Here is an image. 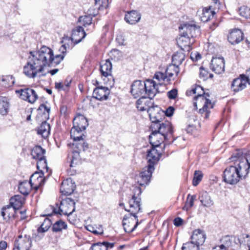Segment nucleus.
<instances>
[{
  "instance_id": "obj_28",
  "label": "nucleus",
  "mask_w": 250,
  "mask_h": 250,
  "mask_svg": "<svg viewBox=\"0 0 250 250\" xmlns=\"http://www.w3.org/2000/svg\"><path fill=\"white\" fill-rule=\"evenodd\" d=\"M112 64L111 62L106 60L103 61L100 65V72L103 77L105 78L111 76Z\"/></svg>"
},
{
  "instance_id": "obj_60",
  "label": "nucleus",
  "mask_w": 250,
  "mask_h": 250,
  "mask_svg": "<svg viewBox=\"0 0 250 250\" xmlns=\"http://www.w3.org/2000/svg\"><path fill=\"white\" fill-rule=\"evenodd\" d=\"M55 88L59 90H65L64 84L61 82L55 83Z\"/></svg>"
},
{
  "instance_id": "obj_8",
  "label": "nucleus",
  "mask_w": 250,
  "mask_h": 250,
  "mask_svg": "<svg viewBox=\"0 0 250 250\" xmlns=\"http://www.w3.org/2000/svg\"><path fill=\"white\" fill-rule=\"evenodd\" d=\"M238 172V169L233 166L227 167L223 173L224 181L230 185L237 184L241 179Z\"/></svg>"
},
{
  "instance_id": "obj_19",
  "label": "nucleus",
  "mask_w": 250,
  "mask_h": 250,
  "mask_svg": "<svg viewBox=\"0 0 250 250\" xmlns=\"http://www.w3.org/2000/svg\"><path fill=\"white\" fill-rule=\"evenodd\" d=\"M110 94V90L105 86H98L96 87L93 93V98L102 101L106 100Z\"/></svg>"
},
{
  "instance_id": "obj_10",
  "label": "nucleus",
  "mask_w": 250,
  "mask_h": 250,
  "mask_svg": "<svg viewBox=\"0 0 250 250\" xmlns=\"http://www.w3.org/2000/svg\"><path fill=\"white\" fill-rule=\"evenodd\" d=\"M16 92L17 93L20 94V98L21 99L27 101L30 104H34L38 99V95L36 91L30 87H25L16 90Z\"/></svg>"
},
{
  "instance_id": "obj_33",
  "label": "nucleus",
  "mask_w": 250,
  "mask_h": 250,
  "mask_svg": "<svg viewBox=\"0 0 250 250\" xmlns=\"http://www.w3.org/2000/svg\"><path fill=\"white\" fill-rule=\"evenodd\" d=\"M45 149H43L41 146H35L31 151V155L34 159L38 160L45 157Z\"/></svg>"
},
{
  "instance_id": "obj_51",
  "label": "nucleus",
  "mask_w": 250,
  "mask_h": 250,
  "mask_svg": "<svg viewBox=\"0 0 250 250\" xmlns=\"http://www.w3.org/2000/svg\"><path fill=\"white\" fill-rule=\"evenodd\" d=\"M79 21L83 26H86L91 24L92 18L90 16H82L80 17Z\"/></svg>"
},
{
  "instance_id": "obj_49",
  "label": "nucleus",
  "mask_w": 250,
  "mask_h": 250,
  "mask_svg": "<svg viewBox=\"0 0 250 250\" xmlns=\"http://www.w3.org/2000/svg\"><path fill=\"white\" fill-rule=\"evenodd\" d=\"M239 14L247 19L250 18V8L247 6H243L239 9Z\"/></svg>"
},
{
  "instance_id": "obj_38",
  "label": "nucleus",
  "mask_w": 250,
  "mask_h": 250,
  "mask_svg": "<svg viewBox=\"0 0 250 250\" xmlns=\"http://www.w3.org/2000/svg\"><path fill=\"white\" fill-rule=\"evenodd\" d=\"M202 205L206 207H210L213 205V202L208 192H203L199 198Z\"/></svg>"
},
{
  "instance_id": "obj_24",
  "label": "nucleus",
  "mask_w": 250,
  "mask_h": 250,
  "mask_svg": "<svg viewBox=\"0 0 250 250\" xmlns=\"http://www.w3.org/2000/svg\"><path fill=\"white\" fill-rule=\"evenodd\" d=\"M206 236L205 232L200 229H196L193 231L191 236V242L194 243L199 247L202 245L205 241Z\"/></svg>"
},
{
  "instance_id": "obj_6",
  "label": "nucleus",
  "mask_w": 250,
  "mask_h": 250,
  "mask_svg": "<svg viewBox=\"0 0 250 250\" xmlns=\"http://www.w3.org/2000/svg\"><path fill=\"white\" fill-rule=\"evenodd\" d=\"M231 159L232 161L235 162V165L233 166L238 169V173L240 175L241 179L245 178L249 173L250 168L246 163L247 161H244L238 152L233 154Z\"/></svg>"
},
{
  "instance_id": "obj_30",
  "label": "nucleus",
  "mask_w": 250,
  "mask_h": 250,
  "mask_svg": "<svg viewBox=\"0 0 250 250\" xmlns=\"http://www.w3.org/2000/svg\"><path fill=\"white\" fill-rule=\"evenodd\" d=\"M16 209L10 205L3 207L1 212V216L4 220H9L11 218H14Z\"/></svg>"
},
{
  "instance_id": "obj_22",
  "label": "nucleus",
  "mask_w": 250,
  "mask_h": 250,
  "mask_svg": "<svg viewBox=\"0 0 250 250\" xmlns=\"http://www.w3.org/2000/svg\"><path fill=\"white\" fill-rule=\"evenodd\" d=\"M248 80L246 78V75H241L240 78L234 79L231 84V89L235 92H238L244 89L246 86Z\"/></svg>"
},
{
  "instance_id": "obj_23",
  "label": "nucleus",
  "mask_w": 250,
  "mask_h": 250,
  "mask_svg": "<svg viewBox=\"0 0 250 250\" xmlns=\"http://www.w3.org/2000/svg\"><path fill=\"white\" fill-rule=\"evenodd\" d=\"M82 150L83 151V149H79L76 148L75 146H73V150L72 151V155L71 156L72 158L71 160V163L70 164V168L73 167H75L76 165L81 163V158L80 155V152ZM68 172L71 175H74L75 173V170L74 171H71V169H70Z\"/></svg>"
},
{
  "instance_id": "obj_4",
  "label": "nucleus",
  "mask_w": 250,
  "mask_h": 250,
  "mask_svg": "<svg viewBox=\"0 0 250 250\" xmlns=\"http://www.w3.org/2000/svg\"><path fill=\"white\" fill-rule=\"evenodd\" d=\"M159 147L152 146L147 150V159L148 165L143 168L140 172L138 179V183L140 186H146L150 182L153 172L155 169L154 166L158 162L161 155Z\"/></svg>"
},
{
  "instance_id": "obj_21",
  "label": "nucleus",
  "mask_w": 250,
  "mask_h": 250,
  "mask_svg": "<svg viewBox=\"0 0 250 250\" xmlns=\"http://www.w3.org/2000/svg\"><path fill=\"white\" fill-rule=\"evenodd\" d=\"M43 175L44 173L35 172L31 176L30 182L32 185V188L37 190L44 184L45 179Z\"/></svg>"
},
{
  "instance_id": "obj_56",
  "label": "nucleus",
  "mask_w": 250,
  "mask_h": 250,
  "mask_svg": "<svg viewBox=\"0 0 250 250\" xmlns=\"http://www.w3.org/2000/svg\"><path fill=\"white\" fill-rule=\"evenodd\" d=\"M200 78H202L203 80H205L208 78V72L205 69L203 68L202 67H200Z\"/></svg>"
},
{
  "instance_id": "obj_48",
  "label": "nucleus",
  "mask_w": 250,
  "mask_h": 250,
  "mask_svg": "<svg viewBox=\"0 0 250 250\" xmlns=\"http://www.w3.org/2000/svg\"><path fill=\"white\" fill-rule=\"evenodd\" d=\"M203 174L201 171L196 170L194 172L192 184L194 186H197L202 180Z\"/></svg>"
},
{
  "instance_id": "obj_26",
  "label": "nucleus",
  "mask_w": 250,
  "mask_h": 250,
  "mask_svg": "<svg viewBox=\"0 0 250 250\" xmlns=\"http://www.w3.org/2000/svg\"><path fill=\"white\" fill-rule=\"evenodd\" d=\"M228 39L231 44H237L243 39V33L240 29H234L229 33Z\"/></svg>"
},
{
  "instance_id": "obj_61",
  "label": "nucleus",
  "mask_w": 250,
  "mask_h": 250,
  "mask_svg": "<svg viewBox=\"0 0 250 250\" xmlns=\"http://www.w3.org/2000/svg\"><path fill=\"white\" fill-rule=\"evenodd\" d=\"M191 58L193 60L197 61L201 58V56L198 52H195L194 53H192L191 54Z\"/></svg>"
},
{
  "instance_id": "obj_11",
  "label": "nucleus",
  "mask_w": 250,
  "mask_h": 250,
  "mask_svg": "<svg viewBox=\"0 0 250 250\" xmlns=\"http://www.w3.org/2000/svg\"><path fill=\"white\" fill-rule=\"evenodd\" d=\"M179 30L182 34L188 36L191 39L199 36L200 34V27L195 24L185 23L179 27Z\"/></svg>"
},
{
  "instance_id": "obj_43",
  "label": "nucleus",
  "mask_w": 250,
  "mask_h": 250,
  "mask_svg": "<svg viewBox=\"0 0 250 250\" xmlns=\"http://www.w3.org/2000/svg\"><path fill=\"white\" fill-rule=\"evenodd\" d=\"M53 225L51 220L48 218H45L40 227L38 229L39 232H45L47 231Z\"/></svg>"
},
{
  "instance_id": "obj_31",
  "label": "nucleus",
  "mask_w": 250,
  "mask_h": 250,
  "mask_svg": "<svg viewBox=\"0 0 250 250\" xmlns=\"http://www.w3.org/2000/svg\"><path fill=\"white\" fill-rule=\"evenodd\" d=\"M24 203V198L19 195H15L10 199V205L15 209H18L21 207Z\"/></svg>"
},
{
  "instance_id": "obj_58",
  "label": "nucleus",
  "mask_w": 250,
  "mask_h": 250,
  "mask_svg": "<svg viewBox=\"0 0 250 250\" xmlns=\"http://www.w3.org/2000/svg\"><path fill=\"white\" fill-rule=\"evenodd\" d=\"M86 228L87 229V230L90 231V232H93V233L94 234H101V233H103V230L101 229V231H98L96 229H95V228L92 226H90V225H88L86 227Z\"/></svg>"
},
{
  "instance_id": "obj_36",
  "label": "nucleus",
  "mask_w": 250,
  "mask_h": 250,
  "mask_svg": "<svg viewBox=\"0 0 250 250\" xmlns=\"http://www.w3.org/2000/svg\"><path fill=\"white\" fill-rule=\"evenodd\" d=\"M50 131V125L44 120L39 127L38 133L41 135L43 137L46 138L49 135Z\"/></svg>"
},
{
  "instance_id": "obj_47",
  "label": "nucleus",
  "mask_w": 250,
  "mask_h": 250,
  "mask_svg": "<svg viewBox=\"0 0 250 250\" xmlns=\"http://www.w3.org/2000/svg\"><path fill=\"white\" fill-rule=\"evenodd\" d=\"M184 60V55L182 53H176L174 54L172 57L173 64L178 65L181 64Z\"/></svg>"
},
{
  "instance_id": "obj_20",
  "label": "nucleus",
  "mask_w": 250,
  "mask_h": 250,
  "mask_svg": "<svg viewBox=\"0 0 250 250\" xmlns=\"http://www.w3.org/2000/svg\"><path fill=\"white\" fill-rule=\"evenodd\" d=\"M160 111V108L158 106H155V107H150L147 109V113L150 120L152 122V124L162 125L164 124V122L161 121L162 117L159 113Z\"/></svg>"
},
{
  "instance_id": "obj_62",
  "label": "nucleus",
  "mask_w": 250,
  "mask_h": 250,
  "mask_svg": "<svg viewBox=\"0 0 250 250\" xmlns=\"http://www.w3.org/2000/svg\"><path fill=\"white\" fill-rule=\"evenodd\" d=\"M183 222V219L179 217L176 218L174 220V224L177 227L181 226Z\"/></svg>"
},
{
  "instance_id": "obj_44",
  "label": "nucleus",
  "mask_w": 250,
  "mask_h": 250,
  "mask_svg": "<svg viewBox=\"0 0 250 250\" xmlns=\"http://www.w3.org/2000/svg\"><path fill=\"white\" fill-rule=\"evenodd\" d=\"M147 102V99L144 96L138 99L136 102V107L140 111H145L146 110V104Z\"/></svg>"
},
{
  "instance_id": "obj_40",
  "label": "nucleus",
  "mask_w": 250,
  "mask_h": 250,
  "mask_svg": "<svg viewBox=\"0 0 250 250\" xmlns=\"http://www.w3.org/2000/svg\"><path fill=\"white\" fill-rule=\"evenodd\" d=\"M9 103L7 98L0 96V114L6 115L8 112Z\"/></svg>"
},
{
  "instance_id": "obj_7",
  "label": "nucleus",
  "mask_w": 250,
  "mask_h": 250,
  "mask_svg": "<svg viewBox=\"0 0 250 250\" xmlns=\"http://www.w3.org/2000/svg\"><path fill=\"white\" fill-rule=\"evenodd\" d=\"M32 246V239L30 234L22 231L16 238L14 242V249L29 250Z\"/></svg>"
},
{
  "instance_id": "obj_50",
  "label": "nucleus",
  "mask_w": 250,
  "mask_h": 250,
  "mask_svg": "<svg viewBox=\"0 0 250 250\" xmlns=\"http://www.w3.org/2000/svg\"><path fill=\"white\" fill-rule=\"evenodd\" d=\"M182 250H199V247L194 243L188 242L183 244Z\"/></svg>"
},
{
  "instance_id": "obj_57",
  "label": "nucleus",
  "mask_w": 250,
  "mask_h": 250,
  "mask_svg": "<svg viewBox=\"0 0 250 250\" xmlns=\"http://www.w3.org/2000/svg\"><path fill=\"white\" fill-rule=\"evenodd\" d=\"M196 130V126L194 125H188L186 128L187 132L190 134H192Z\"/></svg>"
},
{
  "instance_id": "obj_39",
  "label": "nucleus",
  "mask_w": 250,
  "mask_h": 250,
  "mask_svg": "<svg viewBox=\"0 0 250 250\" xmlns=\"http://www.w3.org/2000/svg\"><path fill=\"white\" fill-rule=\"evenodd\" d=\"M214 14L215 12L211 10L210 7H206L203 9L201 16V21L203 22H207L213 18Z\"/></svg>"
},
{
  "instance_id": "obj_1",
  "label": "nucleus",
  "mask_w": 250,
  "mask_h": 250,
  "mask_svg": "<svg viewBox=\"0 0 250 250\" xmlns=\"http://www.w3.org/2000/svg\"><path fill=\"white\" fill-rule=\"evenodd\" d=\"M59 51L61 54L54 56L51 48L43 45L38 51H30L23 67L24 74L29 78H35L43 71L45 67L59 64L66 52L65 45H62Z\"/></svg>"
},
{
  "instance_id": "obj_27",
  "label": "nucleus",
  "mask_w": 250,
  "mask_h": 250,
  "mask_svg": "<svg viewBox=\"0 0 250 250\" xmlns=\"http://www.w3.org/2000/svg\"><path fill=\"white\" fill-rule=\"evenodd\" d=\"M141 18L140 13L136 10H132L127 12L125 14V20L127 22L133 24L138 22L140 20Z\"/></svg>"
},
{
  "instance_id": "obj_17",
  "label": "nucleus",
  "mask_w": 250,
  "mask_h": 250,
  "mask_svg": "<svg viewBox=\"0 0 250 250\" xmlns=\"http://www.w3.org/2000/svg\"><path fill=\"white\" fill-rule=\"evenodd\" d=\"M177 42L178 45L182 50L189 52L192 49L191 45L194 42V40L182 34L178 39Z\"/></svg>"
},
{
  "instance_id": "obj_9",
  "label": "nucleus",
  "mask_w": 250,
  "mask_h": 250,
  "mask_svg": "<svg viewBox=\"0 0 250 250\" xmlns=\"http://www.w3.org/2000/svg\"><path fill=\"white\" fill-rule=\"evenodd\" d=\"M83 130H79L76 129L75 134L74 135L72 132V128L70 130L71 137L73 138L74 140V143L72 144L73 146L79 149H83L85 151L88 147V144L85 143L84 141L83 137H85L83 132Z\"/></svg>"
},
{
  "instance_id": "obj_13",
  "label": "nucleus",
  "mask_w": 250,
  "mask_h": 250,
  "mask_svg": "<svg viewBox=\"0 0 250 250\" xmlns=\"http://www.w3.org/2000/svg\"><path fill=\"white\" fill-rule=\"evenodd\" d=\"M210 68L216 74H221L225 71V60L222 57H213L210 62Z\"/></svg>"
},
{
  "instance_id": "obj_41",
  "label": "nucleus",
  "mask_w": 250,
  "mask_h": 250,
  "mask_svg": "<svg viewBox=\"0 0 250 250\" xmlns=\"http://www.w3.org/2000/svg\"><path fill=\"white\" fill-rule=\"evenodd\" d=\"M15 83V79L12 75L3 76L0 81V84L4 87H9Z\"/></svg>"
},
{
  "instance_id": "obj_37",
  "label": "nucleus",
  "mask_w": 250,
  "mask_h": 250,
  "mask_svg": "<svg viewBox=\"0 0 250 250\" xmlns=\"http://www.w3.org/2000/svg\"><path fill=\"white\" fill-rule=\"evenodd\" d=\"M18 188L21 194L27 195L29 193L31 188H32V185L30 181H24L19 184Z\"/></svg>"
},
{
  "instance_id": "obj_18",
  "label": "nucleus",
  "mask_w": 250,
  "mask_h": 250,
  "mask_svg": "<svg viewBox=\"0 0 250 250\" xmlns=\"http://www.w3.org/2000/svg\"><path fill=\"white\" fill-rule=\"evenodd\" d=\"M75 187V183L72 179L67 178L62 182L60 191L63 195H70L74 192Z\"/></svg>"
},
{
  "instance_id": "obj_5",
  "label": "nucleus",
  "mask_w": 250,
  "mask_h": 250,
  "mask_svg": "<svg viewBox=\"0 0 250 250\" xmlns=\"http://www.w3.org/2000/svg\"><path fill=\"white\" fill-rule=\"evenodd\" d=\"M150 129L152 132L149 140L152 146L160 147L162 143L172 136V125L168 121H165L162 125L151 124Z\"/></svg>"
},
{
  "instance_id": "obj_15",
  "label": "nucleus",
  "mask_w": 250,
  "mask_h": 250,
  "mask_svg": "<svg viewBox=\"0 0 250 250\" xmlns=\"http://www.w3.org/2000/svg\"><path fill=\"white\" fill-rule=\"evenodd\" d=\"M146 94H147L149 98L153 99L157 93L160 91L159 90V84L153 80L148 79L145 82Z\"/></svg>"
},
{
  "instance_id": "obj_3",
  "label": "nucleus",
  "mask_w": 250,
  "mask_h": 250,
  "mask_svg": "<svg viewBox=\"0 0 250 250\" xmlns=\"http://www.w3.org/2000/svg\"><path fill=\"white\" fill-rule=\"evenodd\" d=\"M192 94L196 95L193 99L194 109L197 110L199 108V113L204 114L205 118L208 119L210 109L214 107V104L209 99V94L205 93L203 87L200 85H195L186 92L187 96H191Z\"/></svg>"
},
{
  "instance_id": "obj_54",
  "label": "nucleus",
  "mask_w": 250,
  "mask_h": 250,
  "mask_svg": "<svg viewBox=\"0 0 250 250\" xmlns=\"http://www.w3.org/2000/svg\"><path fill=\"white\" fill-rule=\"evenodd\" d=\"M50 208L52 210L53 213L59 214L61 215L62 214V212L61 210V203L60 204H56L55 206H50Z\"/></svg>"
},
{
  "instance_id": "obj_34",
  "label": "nucleus",
  "mask_w": 250,
  "mask_h": 250,
  "mask_svg": "<svg viewBox=\"0 0 250 250\" xmlns=\"http://www.w3.org/2000/svg\"><path fill=\"white\" fill-rule=\"evenodd\" d=\"M38 115L42 114V117L43 120H48L49 118V114L50 111V107L47 106L45 104H41L39 107L38 110Z\"/></svg>"
},
{
  "instance_id": "obj_46",
  "label": "nucleus",
  "mask_w": 250,
  "mask_h": 250,
  "mask_svg": "<svg viewBox=\"0 0 250 250\" xmlns=\"http://www.w3.org/2000/svg\"><path fill=\"white\" fill-rule=\"evenodd\" d=\"M196 198V196L195 195L191 196L190 194L188 195L187 201L186 202L185 205L183 208L184 210H188L190 208L193 207L194 204V201Z\"/></svg>"
},
{
  "instance_id": "obj_32",
  "label": "nucleus",
  "mask_w": 250,
  "mask_h": 250,
  "mask_svg": "<svg viewBox=\"0 0 250 250\" xmlns=\"http://www.w3.org/2000/svg\"><path fill=\"white\" fill-rule=\"evenodd\" d=\"M179 72V66L176 65V64H169L166 69L165 71V73L167 75V78L168 79L169 82L172 79V77L175 75L177 76Z\"/></svg>"
},
{
  "instance_id": "obj_59",
  "label": "nucleus",
  "mask_w": 250,
  "mask_h": 250,
  "mask_svg": "<svg viewBox=\"0 0 250 250\" xmlns=\"http://www.w3.org/2000/svg\"><path fill=\"white\" fill-rule=\"evenodd\" d=\"M174 108L172 106H169L166 110V115L167 117L171 116L174 113Z\"/></svg>"
},
{
  "instance_id": "obj_35",
  "label": "nucleus",
  "mask_w": 250,
  "mask_h": 250,
  "mask_svg": "<svg viewBox=\"0 0 250 250\" xmlns=\"http://www.w3.org/2000/svg\"><path fill=\"white\" fill-rule=\"evenodd\" d=\"M153 80L157 82L159 86H161L165 83H169V81L167 78L166 73H163L160 71L156 72L153 77Z\"/></svg>"
},
{
  "instance_id": "obj_42",
  "label": "nucleus",
  "mask_w": 250,
  "mask_h": 250,
  "mask_svg": "<svg viewBox=\"0 0 250 250\" xmlns=\"http://www.w3.org/2000/svg\"><path fill=\"white\" fill-rule=\"evenodd\" d=\"M67 228L66 223L62 220H59L52 225V230L57 233L62 231L63 229H66Z\"/></svg>"
},
{
  "instance_id": "obj_55",
  "label": "nucleus",
  "mask_w": 250,
  "mask_h": 250,
  "mask_svg": "<svg viewBox=\"0 0 250 250\" xmlns=\"http://www.w3.org/2000/svg\"><path fill=\"white\" fill-rule=\"evenodd\" d=\"M178 94V91L176 89H172L167 93V96L170 99H175Z\"/></svg>"
},
{
  "instance_id": "obj_16",
  "label": "nucleus",
  "mask_w": 250,
  "mask_h": 250,
  "mask_svg": "<svg viewBox=\"0 0 250 250\" xmlns=\"http://www.w3.org/2000/svg\"><path fill=\"white\" fill-rule=\"evenodd\" d=\"M145 82L135 81L131 85L130 92L135 98L146 94Z\"/></svg>"
},
{
  "instance_id": "obj_14",
  "label": "nucleus",
  "mask_w": 250,
  "mask_h": 250,
  "mask_svg": "<svg viewBox=\"0 0 250 250\" xmlns=\"http://www.w3.org/2000/svg\"><path fill=\"white\" fill-rule=\"evenodd\" d=\"M73 126L72 133L74 135L76 129L84 130L88 126L87 119L83 115H77L73 119Z\"/></svg>"
},
{
  "instance_id": "obj_52",
  "label": "nucleus",
  "mask_w": 250,
  "mask_h": 250,
  "mask_svg": "<svg viewBox=\"0 0 250 250\" xmlns=\"http://www.w3.org/2000/svg\"><path fill=\"white\" fill-rule=\"evenodd\" d=\"M90 250H106V246L102 243H97L92 245Z\"/></svg>"
},
{
  "instance_id": "obj_64",
  "label": "nucleus",
  "mask_w": 250,
  "mask_h": 250,
  "mask_svg": "<svg viewBox=\"0 0 250 250\" xmlns=\"http://www.w3.org/2000/svg\"><path fill=\"white\" fill-rule=\"evenodd\" d=\"M153 99H150L149 98V100L147 99V102H146V110L147 111V109H149V108L150 107H155V106H153V103L152 102V100Z\"/></svg>"
},
{
  "instance_id": "obj_2",
  "label": "nucleus",
  "mask_w": 250,
  "mask_h": 250,
  "mask_svg": "<svg viewBox=\"0 0 250 250\" xmlns=\"http://www.w3.org/2000/svg\"><path fill=\"white\" fill-rule=\"evenodd\" d=\"M142 190L139 187H134L133 189V194L128 200L129 208H125V210L130 213V215L134 218L125 215L123 220V226L125 231L127 233L133 231L139 225L138 216L136 214L141 210L140 196Z\"/></svg>"
},
{
  "instance_id": "obj_63",
  "label": "nucleus",
  "mask_w": 250,
  "mask_h": 250,
  "mask_svg": "<svg viewBox=\"0 0 250 250\" xmlns=\"http://www.w3.org/2000/svg\"><path fill=\"white\" fill-rule=\"evenodd\" d=\"M240 156L244 161H247L246 163L250 168V153L247 154L245 157H243L241 154H240Z\"/></svg>"
},
{
  "instance_id": "obj_12",
  "label": "nucleus",
  "mask_w": 250,
  "mask_h": 250,
  "mask_svg": "<svg viewBox=\"0 0 250 250\" xmlns=\"http://www.w3.org/2000/svg\"><path fill=\"white\" fill-rule=\"evenodd\" d=\"M75 202L70 198H66L61 202L62 214L69 216L75 211Z\"/></svg>"
},
{
  "instance_id": "obj_25",
  "label": "nucleus",
  "mask_w": 250,
  "mask_h": 250,
  "mask_svg": "<svg viewBox=\"0 0 250 250\" xmlns=\"http://www.w3.org/2000/svg\"><path fill=\"white\" fill-rule=\"evenodd\" d=\"M85 36L86 33L83 28L82 26H79L73 30L71 39L72 42L76 44L79 43Z\"/></svg>"
},
{
  "instance_id": "obj_29",
  "label": "nucleus",
  "mask_w": 250,
  "mask_h": 250,
  "mask_svg": "<svg viewBox=\"0 0 250 250\" xmlns=\"http://www.w3.org/2000/svg\"><path fill=\"white\" fill-rule=\"evenodd\" d=\"M37 167L38 169L41 171V173L44 174L45 172L47 173V176H49L51 174V171L47 166L45 157L37 161Z\"/></svg>"
},
{
  "instance_id": "obj_45",
  "label": "nucleus",
  "mask_w": 250,
  "mask_h": 250,
  "mask_svg": "<svg viewBox=\"0 0 250 250\" xmlns=\"http://www.w3.org/2000/svg\"><path fill=\"white\" fill-rule=\"evenodd\" d=\"M234 238L229 236H226L221 239L222 244L221 245L227 250H229V248L232 246Z\"/></svg>"
},
{
  "instance_id": "obj_53",
  "label": "nucleus",
  "mask_w": 250,
  "mask_h": 250,
  "mask_svg": "<svg viewBox=\"0 0 250 250\" xmlns=\"http://www.w3.org/2000/svg\"><path fill=\"white\" fill-rule=\"evenodd\" d=\"M95 4L99 8H106L108 5V0H95Z\"/></svg>"
}]
</instances>
